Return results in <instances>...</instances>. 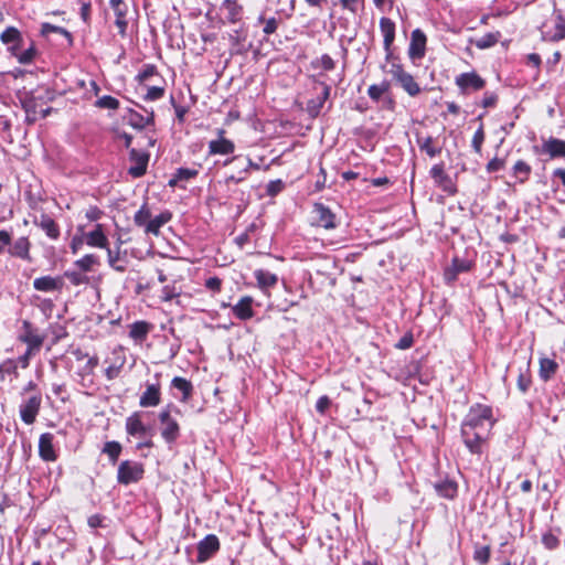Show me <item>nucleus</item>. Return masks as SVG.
<instances>
[{
  "label": "nucleus",
  "instance_id": "58",
  "mask_svg": "<svg viewBox=\"0 0 565 565\" xmlns=\"http://www.w3.org/2000/svg\"><path fill=\"white\" fill-rule=\"evenodd\" d=\"M542 543L544 544V546L546 548L554 550V548H556L559 545V540L553 533L547 532V533L543 534Z\"/></svg>",
  "mask_w": 565,
  "mask_h": 565
},
{
  "label": "nucleus",
  "instance_id": "27",
  "mask_svg": "<svg viewBox=\"0 0 565 565\" xmlns=\"http://www.w3.org/2000/svg\"><path fill=\"white\" fill-rule=\"evenodd\" d=\"M221 10L230 23H236L242 19L243 8L236 0H224Z\"/></svg>",
  "mask_w": 565,
  "mask_h": 565
},
{
  "label": "nucleus",
  "instance_id": "42",
  "mask_svg": "<svg viewBox=\"0 0 565 565\" xmlns=\"http://www.w3.org/2000/svg\"><path fill=\"white\" fill-rule=\"evenodd\" d=\"M172 386L183 393V398L186 399L190 397L192 392V384L188 380L183 377L175 376L172 380Z\"/></svg>",
  "mask_w": 565,
  "mask_h": 565
},
{
  "label": "nucleus",
  "instance_id": "33",
  "mask_svg": "<svg viewBox=\"0 0 565 565\" xmlns=\"http://www.w3.org/2000/svg\"><path fill=\"white\" fill-rule=\"evenodd\" d=\"M557 369H558V364L556 363L555 360H552L548 358H543L540 360L539 374L543 381L546 382V381L551 380L555 375Z\"/></svg>",
  "mask_w": 565,
  "mask_h": 565
},
{
  "label": "nucleus",
  "instance_id": "19",
  "mask_svg": "<svg viewBox=\"0 0 565 565\" xmlns=\"http://www.w3.org/2000/svg\"><path fill=\"white\" fill-rule=\"evenodd\" d=\"M126 120L132 128L141 130L148 126L154 125V114L151 110L147 116H143L134 109H129L126 115Z\"/></svg>",
  "mask_w": 565,
  "mask_h": 565
},
{
  "label": "nucleus",
  "instance_id": "9",
  "mask_svg": "<svg viewBox=\"0 0 565 565\" xmlns=\"http://www.w3.org/2000/svg\"><path fill=\"white\" fill-rule=\"evenodd\" d=\"M220 550V541L216 535H206L198 544V561L205 562Z\"/></svg>",
  "mask_w": 565,
  "mask_h": 565
},
{
  "label": "nucleus",
  "instance_id": "36",
  "mask_svg": "<svg viewBox=\"0 0 565 565\" xmlns=\"http://www.w3.org/2000/svg\"><path fill=\"white\" fill-rule=\"evenodd\" d=\"M107 249L108 264L109 266L118 273H124L126 270V264H124L120 258V249L113 250L109 247Z\"/></svg>",
  "mask_w": 565,
  "mask_h": 565
},
{
  "label": "nucleus",
  "instance_id": "48",
  "mask_svg": "<svg viewBox=\"0 0 565 565\" xmlns=\"http://www.w3.org/2000/svg\"><path fill=\"white\" fill-rule=\"evenodd\" d=\"M196 174V170L180 168L178 169L175 177L169 181V184L173 186L177 184L178 181L190 180L194 178Z\"/></svg>",
  "mask_w": 565,
  "mask_h": 565
},
{
  "label": "nucleus",
  "instance_id": "14",
  "mask_svg": "<svg viewBox=\"0 0 565 565\" xmlns=\"http://www.w3.org/2000/svg\"><path fill=\"white\" fill-rule=\"evenodd\" d=\"M457 86L465 93L468 89L479 90L486 82L475 72L462 73L456 77Z\"/></svg>",
  "mask_w": 565,
  "mask_h": 565
},
{
  "label": "nucleus",
  "instance_id": "12",
  "mask_svg": "<svg viewBox=\"0 0 565 565\" xmlns=\"http://www.w3.org/2000/svg\"><path fill=\"white\" fill-rule=\"evenodd\" d=\"M218 138L215 140H211L209 142V154H231L235 150V145L233 141L224 138V130L218 129L217 130Z\"/></svg>",
  "mask_w": 565,
  "mask_h": 565
},
{
  "label": "nucleus",
  "instance_id": "1",
  "mask_svg": "<svg viewBox=\"0 0 565 565\" xmlns=\"http://www.w3.org/2000/svg\"><path fill=\"white\" fill-rule=\"evenodd\" d=\"M494 424L491 406L476 404L470 407L461 424V436L470 452L481 454Z\"/></svg>",
  "mask_w": 565,
  "mask_h": 565
},
{
  "label": "nucleus",
  "instance_id": "54",
  "mask_svg": "<svg viewBox=\"0 0 565 565\" xmlns=\"http://www.w3.org/2000/svg\"><path fill=\"white\" fill-rule=\"evenodd\" d=\"M484 131H483V127L480 126L477 131L475 132L473 137H472V141H471V146L473 148V150L477 152V153H481V149H482V143L484 141Z\"/></svg>",
  "mask_w": 565,
  "mask_h": 565
},
{
  "label": "nucleus",
  "instance_id": "28",
  "mask_svg": "<svg viewBox=\"0 0 565 565\" xmlns=\"http://www.w3.org/2000/svg\"><path fill=\"white\" fill-rule=\"evenodd\" d=\"M470 269V263L455 258L452 265L445 270V280L448 284L454 282L460 273H466Z\"/></svg>",
  "mask_w": 565,
  "mask_h": 565
},
{
  "label": "nucleus",
  "instance_id": "40",
  "mask_svg": "<svg viewBox=\"0 0 565 565\" xmlns=\"http://www.w3.org/2000/svg\"><path fill=\"white\" fill-rule=\"evenodd\" d=\"M103 452L115 463L121 452V445L118 441H107L103 448Z\"/></svg>",
  "mask_w": 565,
  "mask_h": 565
},
{
  "label": "nucleus",
  "instance_id": "10",
  "mask_svg": "<svg viewBox=\"0 0 565 565\" xmlns=\"http://www.w3.org/2000/svg\"><path fill=\"white\" fill-rule=\"evenodd\" d=\"M23 333L19 337V340L28 348L39 351L43 344L44 335H41L31 324V322L24 320L22 323Z\"/></svg>",
  "mask_w": 565,
  "mask_h": 565
},
{
  "label": "nucleus",
  "instance_id": "51",
  "mask_svg": "<svg viewBox=\"0 0 565 565\" xmlns=\"http://www.w3.org/2000/svg\"><path fill=\"white\" fill-rule=\"evenodd\" d=\"M313 66L320 67L323 71H331L334 68L335 62L330 55L323 54L313 62Z\"/></svg>",
  "mask_w": 565,
  "mask_h": 565
},
{
  "label": "nucleus",
  "instance_id": "44",
  "mask_svg": "<svg viewBox=\"0 0 565 565\" xmlns=\"http://www.w3.org/2000/svg\"><path fill=\"white\" fill-rule=\"evenodd\" d=\"M491 548L489 545L477 546L473 552V559L481 565L489 563Z\"/></svg>",
  "mask_w": 565,
  "mask_h": 565
},
{
  "label": "nucleus",
  "instance_id": "29",
  "mask_svg": "<svg viewBox=\"0 0 565 565\" xmlns=\"http://www.w3.org/2000/svg\"><path fill=\"white\" fill-rule=\"evenodd\" d=\"M416 142L420 151L425 152L429 158H434L441 152V147L436 145L435 139L431 136H417Z\"/></svg>",
  "mask_w": 565,
  "mask_h": 565
},
{
  "label": "nucleus",
  "instance_id": "30",
  "mask_svg": "<svg viewBox=\"0 0 565 565\" xmlns=\"http://www.w3.org/2000/svg\"><path fill=\"white\" fill-rule=\"evenodd\" d=\"M171 213L166 211L153 218L150 217V221L145 228V233L158 236L160 234V228L171 220Z\"/></svg>",
  "mask_w": 565,
  "mask_h": 565
},
{
  "label": "nucleus",
  "instance_id": "11",
  "mask_svg": "<svg viewBox=\"0 0 565 565\" xmlns=\"http://www.w3.org/2000/svg\"><path fill=\"white\" fill-rule=\"evenodd\" d=\"M22 107L25 111V121L35 122L39 118H44L50 113V108L38 110L36 100L32 95H25L22 99Z\"/></svg>",
  "mask_w": 565,
  "mask_h": 565
},
{
  "label": "nucleus",
  "instance_id": "16",
  "mask_svg": "<svg viewBox=\"0 0 565 565\" xmlns=\"http://www.w3.org/2000/svg\"><path fill=\"white\" fill-rule=\"evenodd\" d=\"M53 440L54 436L51 433H44L39 438V456L44 461H55L57 459Z\"/></svg>",
  "mask_w": 565,
  "mask_h": 565
},
{
  "label": "nucleus",
  "instance_id": "22",
  "mask_svg": "<svg viewBox=\"0 0 565 565\" xmlns=\"http://www.w3.org/2000/svg\"><path fill=\"white\" fill-rule=\"evenodd\" d=\"M254 277L257 281V286L267 296H269V289L278 282L277 275L265 269H256L254 271Z\"/></svg>",
  "mask_w": 565,
  "mask_h": 565
},
{
  "label": "nucleus",
  "instance_id": "20",
  "mask_svg": "<svg viewBox=\"0 0 565 565\" xmlns=\"http://www.w3.org/2000/svg\"><path fill=\"white\" fill-rule=\"evenodd\" d=\"M9 246V254L11 256L21 258L26 262H32V257L30 255L31 242L28 237H19L14 241L13 244H10Z\"/></svg>",
  "mask_w": 565,
  "mask_h": 565
},
{
  "label": "nucleus",
  "instance_id": "41",
  "mask_svg": "<svg viewBox=\"0 0 565 565\" xmlns=\"http://www.w3.org/2000/svg\"><path fill=\"white\" fill-rule=\"evenodd\" d=\"M513 173L520 179V182H524L531 173V167L525 161L519 160L513 166Z\"/></svg>",
  "mask_w": 565,
  "mask_h": 565
},
{
  "label": "nucleus",
  "instance_id": "57",
  "mask_svg": "<svg viewBox=\"0 0 565 565\" xmlns=\"http://www.w3.org/2000/svg\"><path fill=\"white\" fill-rule=\"evenodd\" d=\"M565 38V19L558 17V22L556 23V31L553 35L548 38V40L553 42L561 41Z\"/></svg>",
  "mask_w": 565,
  "mask_h": 565
},
{
  "label": "nucleus",
  "instance_id": "26",
  "mask_svg": "<svg viewBox=\"0 0 565 565\" xmlns=\"http://www.w3.org/2000/svg\"><path fill=\"white\" fill-rule=\"evenodd\" d=\"M542 151L553 158L565 157V141L562 139L551 137L542 145Z\"/></svg>",
  "mask_w": 565,
  "mask_h": 565
},
{
  "label": "nucleus",
  "instance_id": "8",
  "mask_svg": "<svg viewBox=\"0 0 565 565\" xmlns=\"http://www.w3.org/2000/svg\"><path fill=\"white\" fill-rule=\"evenodd\" d=\"M149 158V153L131 149L129 152V159L132 162V166L129 168L128 173L134 178L142 177L147 171Z\"/></svg>",
  "mask_w": 565,
  "mask_h": 565
},
{
  "label": "nucleus",
  "instance_id": "4",
  "mask_svg": "<svg viewBox=\"0 0 565 565\" xmlns=\"http://www.w3.org/2000/svg\"><path fill=\"white\" fill-rule=\"evenodd\" d=\"M161 424V436L168 444L174 443L180 436V426L177 419L171 417L168 408L162 409L159 414Z\"/></svg>",
  "mask_w": 565,
  "mask_h": 565
},
{
  "label": "nucleus",
  "instance_id": "49",
  "mask_svg": "<svg viewBox=\"0 0 565 565\" xmlns=\"http://www.w3.org/2000/svg\"><path fill=\"white\" fill-rule=\"evenodd\" d=\"M64 276L71 281L74 286H81L88 284L89 279L86 275L78 271L67 270L64 273Z\"/></svg>",
  "mask_w": 565,
  "mask_h": 565
},
{
  "label": "nucleus",
  "instance_id": "2",
  "mask_svg": "<svg viewBox=\"0 0 565 565\" xmlns=\"http://www.w3.org/2000/svg\"><path fill=\"white\" fill-rule=\"evenodd\" d=\"M42 405L41 392H35L28 396H22V401L19 405V414L21 420L26 425H32L40 413Z\"/></svg>",
  "mask_w": 565,
  "mask_h": 565
},
{
  "label": "nucleus",
  "instance_id": "46",
  "mask_svg": "<svg viewBox=\"0 0 565 565\" xmlns=\"http://www.w3.org/2000/svg\"><path fill=\"white\" fill-rule=\"evenodd\" d=\"M99 361L97 356L88 358L85 364L79 369L77 374L84 379L85 376L92 375Z\"/></svg>",
  "mask_w": 565,
  "mask_h": 565
},
{
  "label": "nucleus",
  "instance_id": "52",
  "mask_svg": "<svg viewBox=\"0 0 565 565\" xmlns=\"http://www.w3.org/2000/svg\"><path fill=\"white\" fill-rule=\"evenodd\" d=\"M42 33L43 34L58 33V34H62L65 38H67L70 42L72 41V35L66 29H64L62 26L53 25L50 23L42 24Z\"/></svg>",
  "mask_w": 565,
  "mask_h": 565
},
{
  "label": "nucleus",
  "instance_id": "3",
  "mask_svg": "<svg viewBox=\"0 0 565 565\" xmlns=\"http://www.w3.org/2000/svg\"><path fill=\"white\" fill-rule=\"evenodd\" d=\"M143 466L136 461L125 460L118 466L117 481L120 484L128 486L138 482L143 477Z\"/></svg>",
  "mask_w": 565,
  "mask_h": 565
},
{
  "label": "nucleus",
  "instance_id": "15",
  "mask_svg": "<svg viewBox=\"0 0 565 565\" xmlns=\"http://www.w3.org/2000/svg\"><path fill=\"white\" fill-rule=\"evenodd\" d=\"M109 3L116 17L115 24L118 28L119 34L125 36L128 26L126 19L128 6L122 0H110Z\"/></svg>",
  "mask_w": 565,
  "mask_h": 565
},
{
  "label": "nucleus",
  "instance_id": "13",
  "mask_svg": "<svg viewBox=\"0 0 565 565\" xmlns=\"http://www.w3.org/2000/svg\"><path fill=\"white\" fill-rule=\"evenodd\" d=\"M161 403V387L159 383H147L145 392L140 395L141 407H156Z\"/></svg>",
  "mask_w": 565,
  "mask_h": 565
},
{
  "label": "nucleus",
  "instance_id": "50",
  "mask_svg": "<svg viewBox=\"0 0 565 565\" xmlns=\"http://www.w3.org/2000/svg\"><path fill=\"white\" fill-rule=\"evenodd\" d=\"M343 10L356 14L364 6V0H339Z\"/></svg>",
  "mask_w": 565,
  "mask_h": 565
},
{
  "label": "nucleus",
  "instance_id": "60",
  "mask_svg": "<svg viewBox=\"0 0 565 565\" xmlns=\"http://www.w3.org/2000/svg\"><path fill=\"white\" fill-rule=\"evenodd\" d=\"M156 73H157V68L154 65H152V64L145 65L143 70L138 74L137 79L140 83H143L147 79H149L151 76L156 75Z\"/></svg>",
  "mask_w": 565,
  "mask_h": 565
},
{
  "label": "nucleus",
  "instance_id": "39",
  "mask_svg": "<svg viewBox=\"0 0 565 565\" xmlns=\"http://www.w3.org/2000/svg\"><path fill=\"white\" fill-rule=\"evenodd\" d=\"M388 88L390 83L386 81L382 82L379 85L373 84L369 87L367 95L372 100L379 102L383 94H385L388 90Z\"/></svg>",
  "mask_w": 565,
  "mask_h": 565
},
{
  "label": "nucleus",
  "instance_id": "25",
  "mask_svg": "<svg viewBox=\"0 0 565 565\" xmlns=\"http://www.w3.org/2000/svg\"><path fill=\"white\" fill-rule=\"evenodd\" d=\"M34 225L40 227L42 231L45 232V234L52 238L57 239L60 236V227L56 224V222L49 215L42 214L40 218H35L33 221Z\"/></svg>",
  "mask_w": 565,
  "mask_h": 565
},
{
  "label": "nucleus",
  "instance_id": "18",
  "mask_svg": "<svg viewBox=\"0 0 565 565\" xmlns=\"http://www.w3.org/2000/svg\"><path fill=\"white\" fill-rule=\"evenodd\" d=\"M126 431L134 437H145L149 433V428L141 420L140 413L135 412L126 418Z\"/></svg>",
  "mask_w": 565,
  "mask_h": 565
},
{
  "label": "nucleus",
  "instance_id": "53",
  "mask_svg": "<svg viewBox=\"0 0 565 565\" xmlns=\"http://www.w3.org/2000/svg\"><path fill=\"white\" fill-rule=\"evenodd\" d=\"M259 22L264 23L263 32L266 35L275 33L279 24V21L276 18L265 19L259 17Z\"/></svg>",
  "mask_w": 565,
  "mask_h": 565
},
{
  "label": "nucleus",
  "instance_id": "23",
  "mask_svg": "<svg viewBox=\"0 0 565 565\" xmlns=\"http://www.w3.org/2000/svg\"><path fill=\"white\" fill-rule=\"evenodd\" d=\"M62 287L63 280L61 277L42 276L33 281V288L38 291L50 292L61 290Z\"/></svg>",
  "mask_w": 565,
  "mask_h": 565
},
{
  "label": "nucleus",
  "instance_id": "45",
  "mask_svg": "<svg viewBox=\"0 0 565 565\" xmlns=\"http://www.w3.org/2000/svg\"><path fill=\"white\" fill-rule=\"evenodd\" d=\"M532 384V379L530 374L529 367H526L524 371H520L518 376V388L522 393H526Z\"/></svg>",
  "mask_w": 565,
  "mask_h": 565
},
{
  "label": "nucleus",
  "instance_id": "35",
  "mask_svg": "<svg viewBox=\"0 0 565 565\" xmlns=\"http://www.w3.org/2000/svg\"><path fill=\"white\" fill-rule=\"evenodd\" d=\"M437 493L446 499H454L457 495V483L450 480H445L435 484Z\"/></svg>",
  "mask_w": 565,
  "mask_h": 565
},
{
  "label": "nucleus",
  "instance_id": "17",
  "mask_svg": "<svg viewBox=\"0 0 565 565\" xmlns=\"http://www.w3.org/2000/svg\"><path fill=\"white\" fill-rule=\"evenodd\" d=\"M380 29L383 34L384 50L386 52V58L392 57L391 46L395 39V23L390 18H381Z\"/></svg>",
  "mask_w": 565,
  "mask_h": 565
},
{
  "label": "nucleus",
  "instance_id": "5",
  "mask_svg": "<svg viewBox=\"0 0 565 565\" xmlns=\"http://www.w3.org/2000/svg\"><path fill=\"white\" fill-rule=\"evenodd\" d=\"M429 174L436 186L441 189L447 194L452 195L457 192L456 185L451 178L445 172L444 163L434 164L429 171Z\"/></svg>",
  "mask_w": 565,
  "mask_h": 565
},
{
  "label": "nucleus",
  "instance_id": "62",
  "mask_svg": "<svg viewBox=\"0 0 565 565\" xmlns=\"http://www.w3.org/2000/svg\"><path fill=\"white\" fill-rule=\"evenodd\" d=\"M205 287L213 292H218L222 287V280L216 276L210 277L205 280Z\"/></svg>",
  "mask_w": 565,
  "mask_h": 565
},
{
  "label": "nucleus",
  "instance_id": "38",
  "mask_svg": "<svg viewBox=\"0 0 565 565\" xmlns=\"http://www.w3.org/2000/svg\"><path fill=\"white\" fill-rule=\"evenodd\" d=\"M0 40L4 44H12L22 42L21 33L20 31L14 26L7 28L0 35Z\"/></svg>",
  "mask_w": 565,
  "mask_h": 565
},
{
  "label": "nucleus",
  "instance_id": "31",
  "mask_svg": "<svg viewBox=\"0 0 565 565\" xmlns=\"http://www.w3.org/2000/svg\"><path fill=\"white\" fill-rule=\"evenodd\" d=\"M322 85V93L320 96H318L316 99H311L308 102L307 109L312 116H317L326 100L330 96L331 87L324 83Z\"/></svg>",
  "mask_w": 565,
  "mask_h": 565
},
{
  "label": "nucleus",
  "instance_id": "56",
  "mask_svg": "<svg viewBox=\"0 0 565 565\" xmlns=\"http://www.w3.org/2000/svg\"><path fill=\"white\" fill-rule=\"evenodd\" d=\"M164 95V88L159 86H151L147 88L145 100L154 102L162 98Z\"/></svg>",
  "mask_w": 565,
  "mask_h": 565
},
{
  "label": "nucleus",
  "instance_id": "55",
  "mask_svg": "<svg viewBox=\"0 0 565 565\" xmlns=\"http://www.w3.org/2000/svg\"><path fill=\"white\" fill-rule=\"evenodd\" d=\"M36 51L33 45L25 49L24 51H21L18 55V62L21 64H30L34 57H35Z\"/></svg>",
  "mask_w": 565,
  "mask_h": 565
},
{
  "label": "nucleus",
  "instance_id": "6",
  "mask_svg": "<svg viewBox=\"0 0 565 565\" xmlns=\"http://www.w3.org/2000/svg\"><path fill=\"white\" fill-rule=\"evenodd\" d=\"M427 38L420 29H415L411 34V43L408 46V56L416 61L425 56Z\"/></svg>",
  "mask_w": 565,
  "mask_h": 565
},
{
  "label": "nucleus",
  "instance_id": "47",
  "mask_svg": "<svg viewBox=\"0 0 565 565\" xmlns=\"http://www.w3.org/2000/svg\"><path fill=\"white\" fill-rule=\"evenodd\" d=\"M96 107L104 109H117L119 107V100L113 96L105 95L96 100Z\"/></svg>",
  "mask_w": 565,
  "mask_h": 565
},
{
  "label": "nucleus",
  "instance_id": "24",
  "mask_svg": "<svg viewBox=\"0 0 565 565\" xmlns=\"http://www.w3.org/2000/svg\"><path fill=\"white\" fill-rule=\"evenodd\" d=\"M86 244L90 247L107 248L108 238L104 234L103 225L96 224L95 228L85 234Z\"/></svg>",
  "mask_w": 565,
  "mask_h": 565
},
{
  "label": "nucleus",
  "instance_id": "34",
  "mask_svg": "<svg viewBox=\"0 0 565 565\" xmlns=\"http://www.w3.org/2000/svg\"><path fill=\"white\" fill-rule=\"evenodd\" d=\"M397 83L409 96L414 97L420 93L419 85L415 82L414 77L407 72L402 74V76H401V78H398Z\"/></svg>",
  "mask_w": 565,
  "mask_h": 565
},
{
  "label": "nucleus",
  "instance_id": "43",
  "mask_svg": "<svg viewBox=\"0 0 565 565\" xmlns=\"http://www.w3.org/2000/svg\"><path fill=\"white\" fill-rule=\"evenodd\" d=\"M97 264L98 258L94 254H87L75 262V266H77L83 271H90L92 268Z\"/></svg>",
  "mask_w": 565,
  "mask_h": 565
},
{
  "label": "nucleus",
  "instance_id": "64",
  "mask_svg": "<svg viewBox=\"0 0 565 565\" xmlns=\"http://www.w3.org/2000/svg\"><path fill=\"white\" fill-rule=\"evenodd\" d=\"M284 188V183L281 180L270 181L267 185V193L271 196L278 194Z\"/></svg>",
  "mask_w": 565,
  "mask_h": 565
},
{
  "label": "nucleus",
  "instance_id": "61",
  "mask_svg": "<svg viewBox=\"0 0 565 565\" xmlns=\"http://www.w3.org/2000/svg\"><path fill=\"white\" fill-rule=\"evenodd\" d=\"M413 342H414L413 334L406 333L398 340V342L395 344V348H397L399 350H406L413 345Z\"/></svg>",
  "mask_w": 565,
  "mask_h": 565
},
{
  "label": "nucleus",
  "instance_id": "63",
  "mask_svg": "<svg viewBox=\"0 0 565 565\" xmlns=\"http://www.w3.org/2000/svg\"><path fill=\"white\" fill-rule=\"evenodd\" d=\"M406 71L404 70V67L395 62V61H392L391 62V67L388 70V73L393 76V78L397 82L398 78H401L402 74H404Z\"/></svg>",
  "mask_w": 565,
  "mask_h": 565
},
{
  "label": "nucleus",
  "instance_id": "37",
  "mask_svg": "<svg viewBox=\"0 0 565 565\" xmlns=\"http://www.w3.org/2000/svg\"><path fill=\"white\" fill-rule=\"evenodd\" d=\"M151 217V212L147 203H143L141 207L134 215V223L139 226L146 228Z\"/></svg>",
  "mask_w": 565,
  "mask_h": 565
},
{
  "label": "nucleus",
  "instance_id": "7",
  "mask_svg": "<svg viewBox=\"0 0 565 565\" xmlns=\"http://www.w3.org/2000/svg\"><path fill=\"white\" fill-rule=\"evenodd\" d=\"M315 221L318 226L326 230H333L337 227V220L334 213L322 203H315L313 211Z\"/></svg>",
  "mask_w": 565,
  "mask_h": 565
},
{
  "label": "nucleus",
  "instance_id": "32",
  "mask_svg": "<svg viewBox=\"0 0 565 565\" xmlns=\"http://www.w3.org/2000/svg\"><path fill=\"white\" fill-rule=\"evenodd\" d=\"M151 330V324L146 321H136L130 326L129 337L142 342Z\"/></svg>",
  "mask_w": 565,
  "mask_h": 565
},
{
  "label": "nucleus",
  "instance_id": "59",
  "mask_svg": "<svg viewBox=\"0 0 565 565\" xmlns=\"http://www.w3.org/2000/svg\"><path fill=\"white\" fill-rule=\"evenodd\" d=\"M497 41L498 39L494 34L488 33L477 41V46L479 49H487L494 45Z\"/></svg>",
  "mask_w": 565,
  "mask_h": 565
},
{
  "label": "nucleus",
  "instance_id": "21",
  "mask_svg": "<svg viewBox=\"0 0 565 565\" xmlns=\"http://www.w3.org/2000/svg\"><path fill=\"white\" fill-rule=\"evenodd\" d=\"M254 299L250 296H244L232 307L233 315L239 320H248L254 317Z\"/></svg>",
  "mask_w": 565,
  "mask_h": 565
}]
</instances>
